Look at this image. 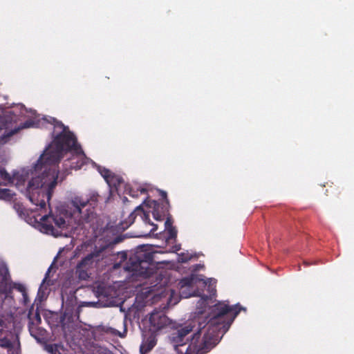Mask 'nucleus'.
I'll return each instance as SVG.
<instances>
[{"mask_svg": "<svg viewBox=\"0 0 354 354\" xmlns=\"http://www.w3.org/2000/svg\"><path fill=\"white\" fill-rule=\"evenodd\" d=\"M99 194L91 192L85 196H76L72 200L74 213H78L83 222L89 223L94 217L93 209L98 204Z\"/></svg>", "mask_w": 354, "mask_h": 354, "instance_id": "20e7f679", "label": "nucleus"}, {"mask_svg": "<svg viewBox=\"0 0 354 354\" xmlns=\"http://www.w3.org/2000/svg\"><path fill=\"white\" fill-rule=\"evenodd\" d=\"M32 126V122L30 121H26V122H24L23 124V125L21 126V127H19L17 129H15L12 131H10V132H8L6 135H3V136H1L0 137V143H5L7 142L8 139L12 136V135H14L15 133H16L19 129H24V128H28V127H30Z\"/></svg>", "mask_w": 354, "mask_h": 354, "instance_id": "2eb2a0df", "label": "nucleus"}, {"mask_svg": "<svg viewBox=\"0 0 354 354\" xmlns=\"http://www.w3.org/2000/svg\"><path fill=\"white\" fill-rule=\"evenodd\" d=\"M15 208L17 209V212H18L20 215H21L22 214H24V208L23 207V206H22L21 205L16 204V205H15Z\"/></svg>", "mask_w": 354, "mask_h": 354, "instance_id": "c756f323", "label": "nucleus"}, {"mask_svg": "<svg viewBox=\"0 0 354 354\" xmlns=\"http://www.w3.org/2000/svg\"><path fill=\"white\" fill-rule=\"evenodd\" d=\"M144 203L147 206L153 207V217L156 221H162L165 217L169 214V201L158 203L156 201L149 200L147 198L145 200Z\"/></svg>", "mask_w": 354, "mask_h": 354, "instance_id": "0eeeda50", "label": "nucleus"}, {"mask_svg": "<svg viewBox=\"0 0 354 354\" xmlns=\"http://www.w3.org/2000/svg\"><path fill=\"white\" fill-rule=\"evenodd\" d=\"M147 189L144 188V187H139L137 189V191H136V192L133 191V189H131L130 191H129V194L131 196H132L133 197H137L138 196V194H145L147 193Z\"/></svg>", "mask_w": 354, "mask_h": 354, "instance_id": "b1692460", "label": "nucleus"}, {"mask_svg": "<svg viewBox=\"0 0 354 354\" xmlns=\"http://www.w3.org/2000/svg\"><path fill=\"white\" fill-rule=\"evenodd\" d=\"M30 335L39 342H44L46 339L47 332L45 329L33 325H28Z\"/></svg>", "mask_w": 354, "mask_h": 354, "instance_id": "ddd939ff", "label": "nucleus"}, {"mask_svg": "<svg viewBox=\"0 0 354 354\" xmlns=\"http://www.w3.org/2000/svg\"><path fill=\"white\" fill-rule=\"evenodd\" d=\"M100 173L102 175V176L104 178L106 182L107 181V180H109V178L113 174V172H111L109 169H106V168L100 169Z\"/></svg>", "mask_w": 354, "mask_h": 354, "instance_id": "393cba45", "label": "nucleus"}, {"mask_svg": "<svg viewBox=\"0 0 354 354\" xmlns=\"http://www.w3.org/2000/svg\"><path fill=\"white\" fill-rule=\"evenodd\" d=\"M21 178L19 172H14L12 176H10L5 169L0 168V185H7L9 183H14L16 180L17 183Z\"/></svg>", "mask_w": 354, "mask_h": 354, "instance_id": "f8f14e48", "label": "nucleus"}, {"mask_svg": "<svg viewBox=\"0 0 354 354\" xmlns=\"http://www.w3.org/2000/svg\"><path fill=\"white\" fill-rule=\"evenodd\" d=\"M138 215H140L143 219H149V215L147 214L141 205L138 206L135 210L130 214L128 218L124 221H122L119 225V228L122 230H127L131 226L135 221V219Z\"/></svg>", "mask_w": 354, "mask_h": 354, "instance_id": "9b49d317", "label": "nucleus"}, {"mask_svg": "<svg viewBox=\"0 0 354 354\" xmlns=\"http://www.w3.org/2000/svg\"><path fill=\"white\" fill-rule=\"evenodd\" d=\"M104 331L106 333H111L114 335H118L120 337H122V335H121L120 331H118V330L113 328L111 327L104 328Z\"/></svg>", "mask_w": 354, "mask_h": 354, "instance_id": "a878e982", "label": "nucleus"}, {"mask_svg": "<svg viewBox=\"0 0 354 354\" xmlns=\"http://www.w3.org/2000/svg\"><path fill=\"white\" fill-rule=\"evenodd\" d=\"M192 329L193 326L190 323L185 326H180L176 332L171 335V341L174 344V346L177 347L185 344V337L192 331Z\"/></svg>", "mask_w": 354, "mask_h": 354, "instance_id": "9d476101", "label": "nucleus"}, {"mask_svg": "<svg viewBox=\"0 0 354 354\" xmlns=\"http://www.w3.org/2000/svg\"><path fill=\"white\" fill-rule=\"evenodd\" d=\"M126 270L143 278L152 277L156 272L153 253L145 245L138 246L133 254L130 256Z\"/></svg>", "mask_w": 354, "mask_h": 354, "instance_id": "7ed1b4c3", "label": "nucleus"}, {"mask_svg": "<svg viewBox=\"0 0 354 354\" xmlns=\"http://www.w3.org/2000/svg\"><path fill=\"white\" fill-rule=\"evenodd\" d=\"M29 323L28 325L38 326L41 322V317L39 313L37 310L34 315L32 314L31 310H29L28 315Z\"/></svg>", "mask_w": 354, "mask_h": 354, "instance_id": "f3484780", "label": "nucleus"}, {"mask_svg": "<svg viewBox=\"0 0 354 354\" xmlns=\"http://www.w3.org/2000/svg\"><path fill=\"white\" fill-rule=\"evenodd\" d=\"M45 349L50 354H61L59 352L58 346L57 344H46Z\"/></svg>", "mask_w": 354, "mask_h": 354, "instance_id": "aec40b11", "label": "nucleus"}, {"mask_svg": "<svg viewBox=\"0 0 354 354\" xmlns=\"http://www.w3.org/2000/svg\"><path fill=\"white\" fill-rule=\"evenodd\" d=\"M151 225H153V228L152 229V231H156L157 230V225H154L153 223H150Z\"/></svg>", "mask_w": 354, "mask_h": 354, "instance_id": "473e14b6", "label": "nucleus"}, {"mask_svg": "<svg viewBox=\"0 0 354 354\" xmlns=\"http://www.w3.org/2000/svg\"><path fill=\"white\" fill-rule=\"evenodd\" d=\"M96 293H97V297H99V286L96 289Z\"/></svg>", "mask_w": 354, "mask_h": 354, "instance_id": "f704fd0d", "label": "nucleus"}, {"mask_svg": "<svg viewBox=\"0 0 354 354\" xmlns=\"http://www.w3.org/2000/svg\"><path fill=\"white\" fill-rule=\"evenodd\" d=\"M23 298H24V300L25 303H27L28 301V296L27 297H23Z\"/></svg>", "mask_w": 354, "mask_h": 354, "instance_id": "72a5a7b5", "label": "nucleus"}, {"mask_svg": "<svg viewBox=\"0 0 354 354\" xmlns=\"http://www.w3.org/2000/svg\"><path fill=\"white\" fill-rule=\"evenodd\" d=\"M241 309L242 307L239 304L229 306L219 302L214 305L207 323V329L202 341L199 342L201 333L205 326H202L199 322L198 330L193 335L185 354H205L209 352L217 344L220 335H223L228 330Z\"/></svg>", "mask_w": 354, "mask_h": 354, "instance_id": "f03ea898", "label": "nucleus"}, {"mask_svg": "<svg viewBox=\"0 0 354 354\" xmlns=\"http://www.w3.org/2000/svg\"><path fill=\"white\" fill-rule=\"evenodd\" d=\"M156 335V332L152 329L143 331L142 341L140 346L141 354H147L153 348L157 343Z\"/></svg>", "mask_w": 354, "mask_h": 354, "instance_id": "1a4fd4ad", "label": "nucleus"}, {"mask_svg": "<svg viewBox=\"0 0 354 354\" xmlns=\"http://www.w3.org/2000/svg\"><path fill=\"white\" fill-rule=\"evenodd\" d=\"M41 221L46 230L51 232L53 234H55V227L59 230L66 228V220L61 214H54L50 212L42 216Z\"/></svg>", "mask_w": 354, "mask_h": 354, "instance_id": "423d86ee", "label": "nucleus"}, {"mask_svg": "<svg viewBox=\"0 0 354 354\" xmlns=\"http://www.w3.org/2000/svg\"><path fill=\"white\" fill-rule=\"evenodd\" d=\"M189 296H195L194 294H190Z\"/></svg>", "mask_w": 354, "mask_h": 354, "instance_id": "e433bc0d", "label": "nucleus"}, {"mask_svg": "<svg viewBox=\"0 0 354 354\" xmlns=\"http://www.w3.org/2000/svg\"><path fill=\"white\" fill-rule=\"evenodd\" d=\"M109 246L108 243L100 244L99 247L95 246L93 251L84 257L76 266V274L80 279L86 280L89 277L88 270L92 267L95 261H100L102 253Z\"/></svg>", "mask_w": 354, "mask_h": 354, "instance_id": "39448f33", "label": "nucleus"}, {"mask_svg": "<svg viewBox=\"0 0 354 354\" xmlns=\"http://www.w3.org/2000/svg\"><path fill=\"white\" fill-rule=\"evenodd\" d=\"M12 346V342L6 336H3V337H0L1 347L4 348H10Z\"/></svg>", "mask_w": 354, "mask_h": 354, "instance_id": "6ab92c4d", "label": "nucleus"}, {"mask_svg": "<svg viewBox=\"0 0 354 354\" xmlns=\"http://www.w3.org/2000/svg\"><path fill=\"white\" fill-rule=\"evenodd\" d=\"M167 236L166 238L167 241L175 239L177 236V230L175 227H171L169 229H167Z\"/></svg>", "mask_w": 354, "mask_h": 354, "instance_id": "a211bd4d", "label": "nucleus"}, {"mask_svg": "<svg viewBox=\"0 0 354 354\" xmlns=\"http://www.w3.org/2000/svg\"><path fill=\"white\" fill-rule=\"evenodd\" d=\"M12 197L11 191L9 189L0 188V199H10Z\"/></svg>", "mask_w": 354, "mask_h": 354, "instance_id": "412c9836", "label": "nucleus"}, {"mask_svg": "<svg viewBox=\"0 0 354 354\" xmlns=\"http://www.w3.org/2000/svg\"><path fill=\"white\" fill-rule=\"evenodd\" d=\"M49 272H50V268L48 270L47 272L46 273L45 277H44V279L42 281L41 286H43L44 284H45L46 283L48 285H49L50 280H48V276H49Z\"/></svg>", "mask_w": 354, "mask_h": 354, "instance_id": "c85d7f7f", "label": "nucleus"}, {"mask_svg": "<svg viewBox=\"0 0 354 354\" xmlns=\"http://www.w3.org/2000/svg\"><path fill=\"white\" fill-rule=\"evenodd\" d=\"M159 195L164 200V201H169L167 198V194L165 191L158 189Z\"/></svg>", "mask_w": 354, "mask_h": 354, "instance_id": "cd10ccee", "label": "nucleus"}, {"mask_svg": "<svg viewBox=\"0 0 354 354\" xmlns=\"http://www.w3.org/2000/svg\"><path fill=\"white\" fill-rule=\"evenodd\" d=\"M194 280V279L193 277L183 278L180 281L181 287H191L193 285Z\"/></svg>", "mask_w": 354, "mask_h": 354, "instance_id": "4be33fe9", "label": "nucleus"}, {"mask_svg": "<svg viewBox=\"0 0 354 354\" xmlns=\"http://www.w3.org/2000/svg\"><path fill=\"white\" fill-rule=\"evenodd\" d=\"M0 277L1 283L7 286L11 284V277L8 268L5 263H0Z\"/></svg>", "mask_w": 354, "mask_h": 354, "instance_id": "4468645a", "label": "nucleus"}, {"mask_svg": "<svg viewBox=\"0 0 354 354\" xmlns=\"http://www.w3.org/2000/svg\"><path fill=\"white\" fill-rule=\"evenodd\" d=\"M178 346H177V347H176V346H175V348H176V350L177 351V352H179V350H178Z\"/></svg>", "mask_w": 354, "mask_h": 354, "instance_id": "c9c22d12", "label": "nucleus"}, {"mask_svg": "<svg viewBox=\"0 0 354 354\" xmlns=\"http://www.w3.org/2000/svg\"><path fill=\"white\" fill-rule=\"evenodd\" d=\"M54 129L59 132L55 136L52 143L46 149L35 165V171L41 175L32 178L26 188V195L30 202L40 207L45 208L46 201H49L53 190L58 183V171L55 165L59 162L64 152L73 151L80 159L76 165H71L75 169H80L85 163V155L77 144V138L68 127L62 122L52 118Z\"/></svg>", "mask_w": 354, "mask_h": 354, "instance_id": "f257e3e1", "label": "nucleus"}, {"mask_svg": "<svg viewBox=\"0 0 354 354\" xmlns=\"http://www.w3.org/2000/svg\"><path fill=\"white\" fill-rule=\"evenodd\" d=\"M165 229L166 230L170 228L171 227H174L172 225V222H171L170 218H167V220L165 221Z\"/></svg>", "mask_w": 354, "mask_h": 354, "instance_id": "7c9ffc66", "label": "nucleus"}, {"mask_svg": "<svg viewBox=\"0 0 354 354\" xmlns=\"http://www.w3.org/2000/svg\"><path fill=\"white\" fill-rule=\"evenodd\" d=\"M190 259V257H184L183 254L180 255V261L183 263L187 262Z\"/></svg>", "mask_w": 354, "mask_h": 354, "instance_id": "2f4dec72", "label": "nucleus"}, {"mask_svg": "<svg viewBox=\"0 0 354 354\" xmlns=\"http://www.w3.org/2000/svg\"><path fill=\"white\" fill-rule=\"evenodd\" d=\"M106 183L111 187L117 189L118 187L124 183V180L121 176L113 173Z\"/></svg>", "mask_w": 354, "mask_h": 354, "instance_id": "dca6fc26", "label": "nucleus"}, {"mask_svg": "<svg viewBox=\"0 0 354 354\" xmlns=\"http://www.w3.org/2000/svg\"><path fill=\"white\" fill-rule=\"evenodd\" d=\"M13 288L17 290L19 292H21L23 297H27V292L26 290V288L24 285L21 283H14L12 286Z\"/></svg>", "mask_w": 354, "mask_h": 354, "instance_id": "5701e85b", "label": "nucleus"}, {"mask_svg": "<svg viewBox=\"0 0 354 354\" xmlns=\"http://www.w3.org/2000/svg\"><path fill=\"white\" fill-rule=\"evenodd\" d=\"M150 328L156 332L170 324L169 319L162 310H154L149 317Z\"/></svg>", "mask_w": 354, "mask_h": 354, "instance_id": "6e6552de", "label": "nucleus"}, {"mask_svg": "<svg viewBox=\"0 0 354 354\" xmlns=\"http://www.w3.org/2000/svg\"><path fill=\"white\" fill-rule=\"evenodd\" d=\"M1 319L3 323L0 325V337H3V334L5 333V328H7V324L6 323L5 319L3 316L0 315Z\"/></svg>", "mask_w": 354, "mask_h": 354, "instance_id": "bb28decb", "label": "nucleus"}]
</instances>
